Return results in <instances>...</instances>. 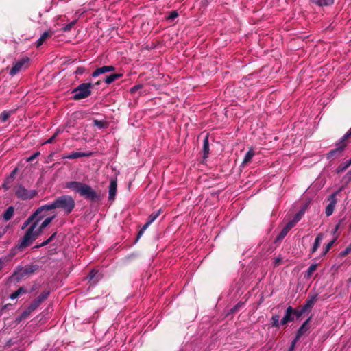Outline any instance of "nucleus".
<instances>
[{
	"label": "nucleus",
	"instance_id": "nucleus-19",
	"mask_svg": "<svg viewBox=\"0 0 351 351\" xmlns=\"http://www.w3.org/2000/svg\"><path fill=\"white\" fill-rule=\"evenodd\" d=\"M91 155V153H85V152H72L69 154L65 155L62 157V158L67 159H75L79 158L84 156H89Z\"/></svg>",
	"mask_w": 351,
	"mask_h": 351
},
{
	"label": "nucleus",
	"instance_id": "nucleus-26",
	"mask_svg": "<svg viewBox=\"0 0 351 351\" xmlns=\"http://www.w3.org/2000/svg\"><path fill=\"white\" fill-rule=\"evenodd\" d=\"M317 264L313 263L311 264L309 267L308 268L307 271H306V274L304 275V278H310L313 273L317 269Z\"/></svg>",
	"mask_w": 351,
	"mask_h": 351
},
{
	"label": "nucleus",
	"instance_id": "nucleus-40",
	"mask_svg": "<svg viewBox=\"0 0 351 351\" xmlns=\"http://www.w3.org/2000/svg\"><path fill=\"white\" fill-rule=\"evenodd\" d=\"M305 313L304 310L300 308V309H294L293 316L297 318L300 317Z\"/></svg>",
	"mask_w": 351,
	"mask_h": 351
},
{
	"label": "nucleus",
	"instance_id": "nucleus-2",
	"mask_svg": "<svg viewBox=\"0 0 351 351\" xmlns=\"http://www.w3.org/2000/svg\"><path fill=\"white\" fill-rule=\"evenodd\" d=\"M75 207L74 198L69 195H62L57 197L51 204L43 205L40 210L43 212L58 209L64 213V215L71 213Z\"/></svg>",
	"mask_w": 351,
	"mask_h": 351
},
{
	"label": "nucleus",
	"instance_id": "nucleus-5",
	"mask_svg": "<svg viewBox=\"0 0 351 351\" xmlns=\"http://www.w3.org/2000/svg\"><path fill=\"white\" fill-rule=\"evenodd\" d=\"M79 195L90 202H96L101 199V195L96 192L90 185L84 183Z\"/></svg>",
	"mask_w": 351,
	"mask_h": 351
},
{
	"label": "nucleus",
	"instance_id": "nucleus-12",
	"mask_svg": "<svg viewBox=\"0 0 351 351\" xmlns=\"http://www.w3.org/2000/svg\"><path fill=\"white\" fill-rule=\"evenodd\" d=\"M114 70L115 67L113 66H103L101 67L97 68L94 72H93L91 76L93 77H96L99 75L106 73L107 72L114 71Z\"/></svg>",
	"mask_w": 351,
	"mask_h": 351
},
{
	"label": "nucleus",
	"instance_id": "nucleus-54",
	"mask_svg": "<svg viewBox=\"0 0 351 351\" xmlns=\"http://www.w3.org/2000/svg\"><path fill=\"white\" fill-rule=\"evenodd\" d=\"M145 231H143L142 229H141L138 233V235H137V239H138L144 233Z\"/></svg>",
	"mask_w": 351,
	"mask_h": 351
},
{
	"label": "nucleus",
	"instance_id": "nucleus-9",
	"mask_svg": "<svg viewBox=\"0 0 351 351\" xmlns=\"http://www.w3.org/2000/svg\"><path fill=\"white\" fill-rule=\"evenodd\" d=\"M330 203L327 205L325 210L326 216H330L334 211L335 205L337 204L336 193L330 195L328 199Z\"/></svg>",
	"mask_w": 351,
	"mask_h": 351
},
{
	"label": "nucleus",
	"instance_id": "nucleus-51",
	"mask_svg": "<svg viewBox=\"0 0 351 351\" xmlns=\"http://www.w3.org/2000/svg\"><path fill=\"white\" fill-rule=\"evenodd\" d=\"M38 287V285L37 284H34L33 286L32 287L31 289L27 291L28 293H31V292H33L34 291H36Z\"/></svg>",
	"mask_w": 351,
	"mask_h": 351
},
{
	"label": "nucleus",
	"instance_id": "nucleus-42",
	"mask_svg": "<svg viewBox=\"0 0 351 351\" xmlns=\"http://www.w3.org/2000/svg\"><path fill=\"white\" fill-rule=\"evenodd\" d=\"M299 339L300 338L296 336L295 338L291 341V346L289 348V351H293L295 349V344L297 341L299 340Z\"/></svg>",
	"mask_w": 351,
	"mask_h": 351
},
{
	"label": "nucleus",
	"instance_id": "nucleus-39",
	"mask_svg": "<svg viewBox=\"0 0 351 351\" xmlns=\"http://www.w3.org/2000/svg\"><path fill=\"white\" fill-rule=\"evenodd\" d=\"M336 241V239H334L333 240L330 241L329 243H327V245L324 247V250L323 252V255L324 256L326 254V253L330 250V249L332 247L335 242Z\"/></svg>",
	"mask_w": 351,
	"mask_h": 351
},
{
	"label": "nucleus",
	"instance_id": "nucleus-25",
	"mask_svg": "<svg viewBox=\"0 0 351 351\" xmlns=\"http://www.w3.org/2000/svg\"><path fill=\"white\" fill-rule=\"evenodd\" d=\"M14 212V208L13 206H9L3 213V219L8 221L13 217Z\"/></svg>",
	"mask_w": 351,
	"mask_h": 351
},
{
	"label": "nucleus",
	"instance_id": "nucleus-6",
	"mask_svg": "<svg viewBox=\"0 0 351 351\" xmlns=\"http://www.w3.org/2000/svg\"><path fill=\"white\" fill-rule=\"evenodd\" d=\"M36 191H28L22 185L19 186L15 191V195L17 198L23 200L32 199L36 196Z\"/></svg>",
	"mask_w": 351,
	"mask_h": 351
},
{
	"label": "nucleus",
	"instance_id": "nucleus-59",
	"mask_svg": "<svg viewBox=\"0 0 351 351\" xmlns=\"http://www.w3.org/2000/svg\"><path fill=\"white\" fill-rule=\"evenodd\" d=\"M350 251L351 252V243L347 246Z\"/></svg>",
	"mask_w": 351,
	"mask_h": 351
},
{
	"label": "nucleus",
	"instance_id": "nucleus-15",
	"mask_svg": "<svg viewBox=\"0 0 351 351\" xmlns=\"http://www.w3.org/2000/svg\"><path fill=\"white\" fill-rule=\"evenodd\" d=\"M84 183L77 181L67 182L65 184V188L72 189L77 193H80L82 186Z\"/></svg>",
	"mask_w": 351,
	"mask_h": 351
},
{
	"label": "nucleus",
	"instance_id": "nucleus-3",
	"mask_svg": "<svg viewBox=\"0 0 351 351\" xmlns=\"http://www.w3.org/2000/svg\"><path fill=\"white\" fill-rule=\"evenodd\" d=\"M93 85L90 82L82 83L75 87L73 90V99L77 101L88 97L92 93Z\"/></svg>",
	"mask_w": 351,
	"mask_h": 351
},
{
	"label": "nucleus",
	"instance_id": "nucleus-58",
	"mask_svg": "<svg viewBox=\"0 0 351 351\" xmlns=\"http://www.w3.org/2000/svg\"><path fill=\"white\" fill-rule=\"evenodd\" d=\"M4 232H0V239L3 236Z\"/></svg>",
	"mask_w": 351,
	"mask_h": 351
},
{
	"label": "nucleus",
	"instance_id": "nucleus-43",
	"mask_svg": "<svg viewBox=\"0 0 351 351\" xmlns=\"http://www.w3.org/2000/svg\"><path fill=\"white\" fill-rule=\"evenodd\" d=\"M178 16V13L176 12V11H173L171 12V14H169V16H168V19L169 20H174L176 18H177Z\"/></svg>",
	"mask_w": 351,
	"mask_h": 351
},
{
	"label": "nucleus",
	"instance_id": "nucleus-17",
	"mask_svg": "<svg viewBox=\"0 0 351 351\" xmlns=\"http://www.w3.org/2000/svg\"><path fill=\"white\" fill-rule=\"evenodd\" d=\"M54 30L52 29H49L45 32L36 41V47H39L41 46L45 40L51 37L54 34Z\"/></svg>",
	"mask_w": 351,
	"mask_h": 351
},
{
	"label": "nucleus",
	"instance_id": "nucleus-23",
	"mask_svg": "<svg viewBox=\"0 0 351 351\" xmlns=\"http://www.w3.org/2000/svg\"><path fill=\"white\" fill-rule=\"evenodd\" d=\"M122 76H123V74H121V73L110 74L107 77H106V79L104 80V82L106 84H111L112 82H113L114 80L121 78Z\"/></svg>",
	"mask_w": 351,
	"mask_h": 351
},
{
	"label": "nucleus",
	"instance_id": "nucleus-33",
	"mask_svg": "<svg viewBox=\"0 0 351 351\" xmlns=\"http://www.w3.org/2000/svg\"><path fill=\"white\" fill-rule=\"evenodd\" d=\"M315 3L319 6H327L333 3L332 0H316Z\"/></svg>",
	"mask_w": 351,
	"mask_h": 351
},
{
	"label": "nucleus",
	"instance_id": "nucleus-28",
	"mask_svg": "<svg viewBox=\"0 0 351 351\" xmlns=\"http://www.w3.org/2000/svg\"><path fill=\"white\" fill-rule=\"evenodd\" d=\"M160 213L161 209H159L156 212L152 213L151 215H149L147 221L150 223H152L158 217Z\"/></svg>",
	"mask_w": 351,
	"mask_h": 351
},
{
	"label": "nucleus",
	"instance_id": "nucleus-1",
	"mask_svg": "<svg viewBox=\"0 0 351 351\" xmlns=\"http://www.w3.org/2000/svg\"><path fill=\"white\" fill-rule=\"evenodd\" d=\"M45 216L43 214V212L41 214L38 215L36 218L35 221L31 224V226L27 228L26 232L24 236L19 241L16 247L19 250H23L27 247L29 246L36 239L38 236H39L43 230L54 219L55 216L47 217L40 226L37 228L38 222L44 218Z\"/></svg>",
	"mask_w": 351,
	"mask_h": 351
},
{
	"label": "nucleus",
	"instance_id": "nucleus-57",
	"mask_svg": "<svg viewBox=\"0 0 351 351\" xmlns=\"http://www.w3.org/2000/svg\"><path fill=\"white\" fill-rule=\"evenodd\" d=\"M42 247V245H41V243H40V244H39V245H35V246L34 247V248H36V249H37V248H40V247Z\"/></svg>",
	"mask_w": 351,
	"mask_h": 351
},
{
	"label": "nucleus",
	"instance_id": "nucleus-8",
	"mask_svg": "<svg viewBox=\"0 0 351 351\" xmlns=\"http://www.w3.org/2000/svg\"><path fill=\"white\" fill-rule=\"evenodd\" d=\"M29 60V58H22L20 60H19L18 62H16L14 66H12V68L10 69V75L11 76H14L15 75H16L19 72H20L25 63H27Z\"/></svg>",
	"mask_w": 351,
	"mask_h": 351
},
{
	"label": "nucleus",
	"instance_id": "nucleus-24",
	"mask_svg": "<svg viewBox=\"0 0 351 351\" xmlns=\"http://www.w3.org/2000/svg\"><path fill=\"white\" fill-rule=\"evenodd\" d=\"M203 152H204V158H206L209 154V143H208V136L206 135L204 139L203 143Z\"/></svg>",
	"mask_w": 351,
	"mask_h": 351
},
{
	"label": "nucleus",
	"instance_id": "nucleus-52",
	"mask_svg": "<svg viewBox=\"0 0 351 351\" xmlns=\"http://www.w3.org/2000/svg\"><path fill=\"white\" fill-rule=\"evenodd\" d=\"M150 224H151L150 223H149L148 221H147V222L144 224V226L142 227V228H141V229L143 230V231H145V230H146V229L149 226V225H150Z\"/></svg>",
	"mask_w": 351,
	"mask_h": 351
},
{
	"label": "nucleus",
	"instance_id": "nucleus-16",
	"mask_svg": "<svg viewBox=\"0 0 351 351\" xmlns=\"http://www.w3.org/2000/svg\"><path fill=\"white\" fill-rule=\"evenodd\" d=\"M317 300V295H314L311 296V298H308L305 304L301 307L302 309L304 310V311H307L308 310L311 309L314 304H315L316 301Z\"/></svg>",
	"mask_w": 351,
	"mask_h": 351
},
{
	"label": "nucleus",
	"instance_id": "nucleus-44",
	"mask_svg": "<svg viewBox=\"0 0 351 351\" xmlns=\"http://www.w3.org/2000/svg\"><path fill=\"white\" fill-rule=\"evenodd\" d=\"M97 274L98 271L93 269L89 273L88 278L89 280H93Z\"/></svg>",
	"mask_w": 351,
	"mask_h": 351
},
{
	"label": "nucleus",
	"instance_id": "nucleus-41",
	"mask_svg": "<svg viewBox=\"0 0 351 351\" xmlns=\"http://www.w3.org/2000/svg\"><path fill=\"white\" fill-rule=\"evenodd\" d=\"M40 152H36L32 155H31L29 157L27 158L26 161L32 162L34 159H36L38 156H40Z\"/></svg>",
	"mask_w": 351,
	"mask_h": 351
},
{
	"label": "nucleus",
	"instance_id": "nucleus-49",
	"mask_svg": "<svg viewBox=\"0 0 351 351\" xmlns=\"http://www.w3.org/2000/svg\"><path fill=\"white\" fill-rule=\"evenodd\" d=\"M141 88H142V85H141V84L136 85V86H133L132 88H131L130 92L132 93H135L136 91H137L138 89H140Z\"/></svg>",
	"mask_w": 351,
	"mask_h": 351
},
{
	"label": "nucleus",
	"instance_id": "nucleus-22",
	"mask_svg": "<svg viewBox=\"0 0 351 351\" xmlns=\"http://www.w3.org/2000/svg\"><path fill=\"white\" fill-rule=\"evenodd\" d=\"M351 165V158L341 164H340L336 169L337 173H340L345 171Z\"/></svg>",
	"mask_w": 351,
	"mask_h": 351
},
{
	"label": "nucleus",
	"instance_id": "nucleus-48",
	"mask_svg": "<svg viewBox=\"0 0 351 351\" xmlns=\"http://www.w3.org/2000/svg\"><path fill=\"white\" fill-rule=\"evenodd\" d=\"M350 252H351L350 251L348 247H346L343 251L341 252L340 255L341 256H345L348 255V254H350Z\"/></svg>",
	"mask_w": 351,
	"mask_h": 351
},
{
	"label": "nucleus",
	"instance_id": "nucleus-50",
	"mask_svg": "<svg viewBox=\"0 0 351 351\" xmlns=\"http://www.w3.org/2000/svg\"><path fill=\"white\" fill-rule=\"evenodd\" d=\"M343 219H340V220L338 221V223L336 224L335 228V230H334V231H333V233H334V234H335V232L339 230V228H340V226H341V223H343Z\"/></svg>",
	"mask_w": 351,
	"mask_h": 351
},
{
	"label": "nucleus",
	"instance_id": "nucleus-34",
	"mask_svg": "<svg viewBox=\"0 0 351 351\" xmlns=\"http://www.w3.org/2000/svg\"><path fill=\"white\" fill-rule=\"evenodd\" d=\"M279 316L277 315H274L271 317V326L273 327H279L280 326V324H281L280 322H279Z\"/></svg>",
	"mask_w": 351,
	"mask_h": 351
},
{
	"label": "nucleus",
	"instance_id": "nucleus-45",
	"mask_svg": "<svg viewBox=\"0 0 351 351\" xmlns=\"http://www.w3.org/2000/svg\"><path fill=\"white\" fill-rule=\"evenodd\" d=\"M59 133V131H56V132L50 138H49L48 140H47L45 141V143H52L54 141V139L56 138V137L58 136Z\"/></svg>",
	"mask_w": 351,
	"mask_h": 351
},
{
	"label": "nucleus",
	"instance_id": "nucleus-20",
	"mask_svg": "<svg viewBox=\"0 0 351 351\" xmlns=\"http://www.w3.org/2000/svg\"><path fill=\"white\" fill-rule=\"evenodd\" d=\"M311 319V317H308L299 328L296 336L300 338L308 329L309 327L308 326V324Z\"/></svg>",
	"mask_w": 351,
	"mask_h": 351
},
{
	"label": "nucleus",
	"instance_id": "nucleus-47",
	"mask_svg": "<svg viewBox=\"0 0 351 351\" xmlns=\"http://www.w3.org/2000/svg\"><path fill=\"white\" fill-rule=\"evenodd\" d=\"M243 305V302H239L237 303L233 308L231 309V312H235L237 311H238V309L241 307Z\"/></svg>",
	"mask_w": 351,
	"mask_h": 351
},
{
	"label": "nucleus",
	"instance_id": "nucleus-55",
	"mask_svg": "<svg viewBox=\"0 0 351 351\" xmlns=\"http://www.w3.org/2000/svg\"><path fill=\"white\" fill-rule=\"evenodd\" d=\"M49 243V241H48L47 239L45 241H43V243H41V245H42V247H43V246L48 245Z\"/></svg>",
	"mask_w": 351,
	"mask_h": 351
},
{
	"label": "nucleus",
	"instance_id": "nucleus-7",
	"mask_svg": "<svg viewBox=\"0 0 351 351\" xmlns=\"http://www.w3.org/2000/svg\"><path fill=\"white\" fill-rule=\"evenodd\" d=\"M335 148L331 149L326 154L327 159H330L334 156H340L344 152L346 147L341 143L337 142L335 143Z\"/></svg>",
	"mask_w": 351,
	"mask_h": 351
},
{
	"label": "nucleus",
	"instance_id": "nucleus-46",
	"mask_svg": "<svg viewBox=\"0 0 351 351\" xmlns=\"http://www.w3.org/2000/svg\"><path fill=\"white\" fill-rule=\"evenodd\" d=\"M85 71V69L82 66H79L77 68L76 71H75V73L77 75H82Z\"/></svg>",
	"mask_w": 351,
	"mask_h": 351
},
{
	"label": "nucleus",
	"instance_id": "nucleus-56",
	"mask_svg": "<svg viewBox=\"0 0 351 351\" xmlns=\"http://www.w3.org/2000/svg\"><path fill=\"white\" fill-rule=\"evenodd\" d=\"M3 261L2 260V258H0V271L2 270V269L3 268Z\"/></svg>",
	"mask_w": 351,
	"mask_h": 351
},
{
	"label": "nucleus",
	"instance_id": "nucleus-27",
	"mask_svg": "<svg viewBox=\"0 0 351 351\" xmlns=\"http://www.w3.org/2000/svg\"><path fill=\"white\" fill-rule=\"evenodd\" d=\"M305 210L304 208L301 209L299 212H298L294 216L293 219L290 221L291 222H293V224L295 226L296 223L301 219L302 217L304 214Z\"/></svg>",
	"mask_w": 351,
	"mask_h": 351
},
{
	"label": "nucleus",
	"instance_id": "nucleus-14",
	"mask_svg": "<svg viewBox=\"0 0 351 351\" xmlns=\"http://www.w3.org/2000/svg\"><path fill=\"white\" fill-rule=\"evenodd\" d=\"M295 226L293 222L289 221L283 229L280 231V234L276 238V241L283 239L287 234L289 231Z\"/></svg>",
	"mask_w": 351,
	"mask_h": 351
},
{
	"label": "nucleus",
	"instance_id": "nucleus-35",
	"mask_svg": "<svg viewBox=\"0 0 351 351\" xmlns=\"http://www.w3.org/2000/svg\"><path fill=\"white\" fill-rule=\"evenodd\" d=\"M10 117V112L8 111H3L0 114V121L5 123Z\"/></svg>",
	"mask_w": 351,
	"mask_h": 351
},
{
	"label": "nucleus",
	"instance_id": "nucleus-31",
	"mask_svg": "<svg viewBox=\"0 0 351 351\" xmlns=\"http://www.w3.org/2000/svg\"><path fill=\"white\" fill-rule=\"evenodd\" d=\"M50 293V291L48 290H45L43 291L37 298L36 299L38 301H39L40 303L44 302L49 296Z\"/></svg>",
	"mask_w": 351,
	"mask_h": 351
},
{
	"label": "nucleus",
	"instance_id": "nucleus-53",
	"mask_svg": "<svg viewBox=\"0 0 351 351\" xmlns=\"http://www.w3.org/2000/svg\"><path fill=\"white\" fill-rule=\"evenodd\" d=\"M56 232H54L51 236H50L47 240L49 241V243L51 242L53 239L56 237Z\"/></svg>",
	"mask_w": 351,
	"mask_h": 351
},
{
	"label": "nucleus",
	"instance_id": "nucleus-21",
	"mask_svg": "<svg viewBox=\"0 0 351 351\" xmlns=\"http://www.w3.org/2000/svg\"><path fill=\"white\" fill-rule=\"evenodd\" d=\"M26 293H27L26 289H25V287H20L16 291H14L10 295V298L12 300H15L17 298H19L21 295Z\"/></svg>",
	"mask_w": 351,
	"mask_h": 351
},
{
	"label": "nucleus",
	"instance_id": "nucleus-18",
	"mask_svg": "<svg viewBox=\"0 0 351 351\" xmlns=\"http://www.w3.org/2000/svg\"><path fill=\"white\" fill-rule=\"evenodd\" d=\"M324 234L323 233H322V232L319 233L317 235V237H316V238L315 239L314 243L313 245V247L311 249V254L315 253L317 250V249L320 246L322 241L324 239Z\"/></svg>",
	"mask_w": 351,
	"mask_h": 351
},
{
	"label": "nucleus",
	"instance_id": "nucleus-30",
	"mask_svg": "<svg viewBox=\"0 0 351 351\" xmlns=\"http://www.w3.org/2000/svg\"><path fill=\"white\" fill-rule=\"evenodd\" d=\"M254 156V152L250 149L245 154V157H244V159H243V164H247L248 163L252 158V157Z\"/></svg>",
	"mask_w": 351,
	"mask_h": 351
},
{
	"label": "nucleus",
	"instance_id": "nucleus-36",
	"mask_svg": "<svg viewBox=\"0 0 351 351\" xmlns=\"http://www.w3.org/2000/svg\"><path fill=\"white\" fill-rule=\"evenodd\" d=\"M351 181V169L342 178V182L346 186Z\"/></svg>",
	"mask_w": 351,
	"mask_h": 351
},
{
	"label": "nucleus",
	"instance_id": "nucleus-60",
	"mask_svg": "<svg viewBox=\"0 0 351 351\" xmlns=\"http://www.w3.org/2000/svg\"><path fill=\"white\" fill-rule=\"evenodd\" d=\"M16 171V169H15L12 172V174H15V172Z\"/></svg>",
	"mask_w": 351,
	"mask_h": 351
},
{
	"label": "nucleus",
	"instance_id": "nucleus-38",
	"mask_svg": "<svg viewBox=\"0 0 351 351\" xmlns=\"http://www.w3.org/2000/svg\"><path fill=\"white\" fill-rule=\"evenodd\" d=\"M106 125V123L102 121L97 119L93 120V125L99 128V129L104 128Z\"/></svg>",
	"mask_w": 351,
	"mask_h": 351
},
{
	"label": "nucleus",
	"instance_id": "nucleus-10",
	"mask_svg": "<svg viewBox=\"0 0 351 351\" xmlns=\"http://www.w3.org/2000/svg\"><path fill=\"white\" fill-rule=\"evenodd\" d=\"M293 313H294V308H293L290 306L289 307H287V308L286 309L285 315L283 316V317L282 318V319L280 321L281 324L285 325L289 322L293 321V319H294Z\"/></svg>",
	"mask_w": 351,
	"mask_h": 351
},
{
	"label": "nucleus",
	"instance_id": "nucleus-37",
	"mask_svg": "<svg viewBox=\"0 0 351 351\" xmlns=\"http://www.w3.org/2000/svg\"><path fill=\"white\" fill-rule=\"evenodd\" d=\"M75 23H76V20H73V21H71V23L67 24L66 25L64 26L62 29V31L64 32L71 31V29L73 28V27L75 25Z\"/></svg>",
	"mask_w": 351,
	"mask_h": 351
},
{
	"label": "nucleus",
	"instance_id": "nucleus-29",
	"mask_svg": "<svg viewBox=\"0 0 351 351\" xmlns=\"http://www.w3.org/2000/svg\"><path fill=\"white\" fill-rule=\"evenodd\" d=\"M351 136V128L341 137V138L337 142L343 144L344 147H346L348 145V138Z\"/></svg>",
	"mask_w": 351,
	"mask_h": 351
},
{
	"label": "nucleus",
	"instance_id": "nucleus-4",
	"mask_svg": "<svg viewBox=\"0 0 351 351\" xmlns=\"http://www.w3.org/2000/svg\"><path fill=\"white\" fill-rule=\"evenodd\" d=\"M38 269V266L37 265H32L26 267H23L21 265H19L16 267L12 275L10 276V278L19 282L21 280V279L23 277L32 275Z\"/></svg>",
	"mask_w": 351,
	"mask_h": 351
},
{
	"label": "nucleus",
	"instance_id": "nucleus-13",
	"mask_svg": "<svg viewBox=\"0 0 351 351\" xmlns=\"http://www.w3.org/2000/svg\"><path fill=\"white\" fill-rule=\"evenodd\" d=\"M43 210H40V207L32 214L31 215L27 220H25L24 221V223H23L22 226H21V229L22 230H24L25 228H26L29 224L31 225L34 221H35V218L40 214H41V213H43Z\"/></svg>",
	"mask_w": 351,
	"mask_h": 351
},
{
	"label": "nucleus",
	"instance_id": "nucleus-32",
	"mask_svg": "<svg viewBox=\"0 0 351 351\" xmlns=\"http://www.w3.org/2000/svg\"><path fill=\"white\" fill-rule=\"evenodd\" d=\"M41 303L36 298L28 306L29 312L36 310Z\"/></svg>",
	"mask_w": 351,
	"mask_h": 351
},
{
	"label": "nucleus",
	"instance_id": "nucleus-11",
	"mask_svg": "<svg viewBox=\"0 0 351 351\" xmlns=\"http://www.w3.org/2000/svg\"><path fill=\"white\" fill-rule=\"evenodd\" d=\"M117 182L116 179L110 180L108 190V199L113 202L117 194Z\"/></svg>",
	"mask_w": 351,
	"mask_h": 351
}]
</instances>
